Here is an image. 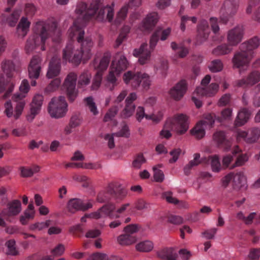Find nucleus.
Segmentation results:
<instances>
[{
    "label": "nucleus",
    "mask_w": 260,
    "mask_h": 260,
    "mask_svg": "<svg viewBox=\"0 0 260 260\" xmlns=\"http://www.w3.org/2000/svg\"><path fill=\"white\" fill-rule=\"evenodd\" d=\"M69 36L71 38H75L77 43L69 41L62 51V59L74 63H79L82 59H89L92 55V49L94 43L91 37L84 38V31L83 27L78 24V21L74 22L73 25L68 31Z\"/></svg>",
    "instance_id": "nucleus-1"
},
{
    "label": "nucleus",
    "mask_w": 260,
    "mask_h": 260,
    "mask_svg": "<svg viewBox=\"0 0 260 260\" xmlns=\"http://www.w3.org/2000/svg\"><path fill=\"white\" fill-rule=\"evenodd\" d=\"M57 27L56 22L53 20L37 21L33 29L34 34L29 36L26 40L24 47L26 53H32L39 47H40L41 50L44 51L46 49L45 44L50 32H53L54 35L56 36V38L53 37V41L59 42L61 33L60 30Z\"/></svg>",
    "instance_id": "nucleus-2"
},
{
    "label": "nucleus",
    "mask_w": 260,
    "mask_h": 260,
    "mask_svg": "<svg viewBox=\"0 0 260 260\" xmlns=\"http://www.w3.org/2000/svg\"><path fill=\"white\" fill-rule=\"evenodd\" d=\"M95 14L98 21L111 22L114 16V4L105 5L104 0H92L87 7L86 3L81 2L77 5L75 10V21H78V24L83 27L86 21Z\"/></svg>",
    "instance_id": "nucleus-3"
},
{
    "label": "nucleus",
    "mask_w": 260,
    "mask_h": 260,
    "mask_svg": "<svg viewBox=\"0 0 260 260\" xmlns=\"http://www.w3.org/2000/svg\"><path fill=\"white\" fill-rule=\"evenodd\" d=\"M123 80L126 84L131 82L132 87L135 89L141 84L143 89L145 90L149 89L151 84L150 76L147 74L142 72L134 73L132 71H127L124 74Z\"/></svg>",
    "instance_id": "nucleus-4"
},
{
    "label": "nucleus",
    "mask_w": 260,
    "mask_h": 260,
    "mask_svg": "<svg viewBox=\"0 0 260 260\" xmlns=\"http://www.w3.org/2000/svg\"><path fill=\"white\" fill-rule=\"evenodd\" d=\"M68 105L63 96L52 98L49 103L48 112L52 118L63 117L68 111Z\"/></svg>",
    "instance_id": "nucleus-5"
},
{
    "label": "nucleus",
    "mask_w": 260,
    "mask_h": 260,
    "mask_svg": "<svg viewBox=\"0 0 260 260\" xmlns=\"http://www.w3.org/2000/svg\"><path fill=\"white\" fill-rule=\"evenodd\" d=\"M12 100L15 104L13 105L11 100L6 102L4 104V113L8 118L16 120L21 116L26 105V102L19 100Z\"/></svg>",
    "instance_id": "nucleus-6"
},
{
    "label": "nucleus",
    "mask_w": 260,
    "mask_h": 260,
    "mask_svg": "<svg viewBox=\"0 0 260 260\" xmlns=\"http://www.w3.org/2000/svg\"><path fill=\"white\" fill-rule=\"evenodd\" d=\"M238 8V0H225L220 10V22L226 24L235 15Z\"/></svg>",
    "instance_id": "nucleus-7"
},
{
    "label": "nucleus",
    "mask_w": 260,
    "mask_h": 260,
    "mask_svg": "<svg viewBox=\"0 0 260 260\" xmlns=\"http://www.w3.org/2000/svg\"><path fill=\"white\" fill-rule=\"evenodd\" d=\"M188 116L184 114H177L173 117L168 118L166 121L165 126L167 128H172L174 124L178 125L177 133L179 135L184 134L188 129Z\"/></svg>",
    "instance_id": "nucleus-8"
},
{
    "label": "nucleus",
    "mask_w": 260,
    "mask_h": 260,
    "mask_svg": "<svg viewBox=\"0 0 260 260\" xmlns=\"http://www.w3.org/2000/svg\"><path fill=\"white\" fill-rule=\"evenodd\" d=\"M77 77V75L75 73H69L66 78L63 84L68 100L71 102H73L78 95V89L76 88Z\"/></svg>",
    "instance_id": "nucleus-9"
},
{
    "label": "nucleus",
    "mask_w": 260,
    "mask_h": 260,
    "mask_svg": "<svg viewBox=\"0 0 260 260\" xmlns=\"http://www.w3.org/2000/svg\"><path fill=\"white\" fill-rule=\"evenodd\" d=\"M43 96L40 94H36L32 98V102L29 105V109L26 115V119L29 122H31L36 116L40 113L43 102Z\"/></svg>",
    "instance_id": "nucleus-10"
},
{
    "label": "nucleus",
    "mask_w": 260,
    "mask_h": 260,
    "mask_svg": "<svg viewBox=\"0 0 260 260\" xmlns=\"http://www.w3.org/2000/svg\"><path fill=\"white\" fill-rule=\"evenodd\" d=\"M244 35V29L242 25H237L227 32L226 41L232 47L237 46L242 41Z\"/></svg>",
    "instance_id": "nucleus-11"
},
{
    "label": "nucleus",
    "mask_w": 260,
    "mask_h": 260,
    "mask_svg": "<svg viewBox=\"0 0 260 260\" xmlns=\"http://www.w3.org/2000/svg\"><path fill=\"white\" fill-rule=\"evenodd\" d=\"M253 57V55L249 54L248 52L240 49V50L235 52L232 58L233 67L239 69L246 66L249 64Z\"/></svg>",
    "instance_id": "nucleus-12"
},
{
    "label": "nucleus",
    "mask_w": 260,
    "mask_h": 260,
    "mask_svg": "<svg viewBox=\"0 0 260 260\" xmlns=\"http://www.w3.org/2000/svg\"><path fill=\"white\" fill-rule=\"evenodd\" d=\"M159 17L156 12L147 14L138 25V29L144 32H150L158 22Z\"/></svg>",
    "instance_id": "nucleus-13"
},
{
    "label": "nucleus",
    "mask_w": 260,
    "mask_h": 260,
    "mask_svg": "<svg viewBox=\"0 0 260 260\" xmlns=\"http://www.w3.org/2000/svg\"><path fill=\"white\" fill-rule=\"evenodd\" d=\"M237 137L238 138L243 139L247 143H254L260 138V128L257 127H253L246 131H240L237 133Z\"/></svg>",
    "instance_id": "nucleus-14"
},
{
    "label": "nucleus",
    "mask_w": 260,
    "mask_h": 260,
    "mask_svg": "<svg viewBox=\"0 0 260 260\" xmlns=\"http://www.w3.org/2000/svg\"><path fill=\"white\" fill-rule=\"evenodd\" d=\"M67 207L70 212L74 213L77 211H86L92 208V203L91 201L84 203L81 199L74 198L68 202Z\"/></svg>",
    "instance_id": "nucleus-15"
},
{
    "label": "nucleus",
    "mask_w": 260,
    "mask_h": 260,
    "mask_svg": "<svg viewBox=\"0 0 260 260\" xmlns=\"http://www.w3.org/2000/svg\"><path fill=\"white\" fill-rule=\"evenodd\" d=\"M42 59L39 56H34L28 67V76L30 79H38L41 72Z\"/></svg>",
    "instance_id": "nucleus-16"
},
{
    "label": "nucleus",
    "mask_w": 260,
    "mask_h": 260,
    "mask_svg": "<svg viewBox=\"0 0 260 260\" xmlns=\"http://www.w3.org/2000/svg\"><path fill=\"white\" fill-rule=\"evenodd\" d=\"M213 140L218 147L223 148L225 151L229 150L231 146V141L227 139L226 133L224 131H219L213 135Z\"/></svg>",
    "instance_id": "nucleus-17"
},
{
    "label": "nucleus",
    "mask_w": 260,
    "mask_h": 260,
    "mask_svg": "<svg viewBox=\"0 0 260 260\" xmlns=\"http://www.w3.org/2000/svg\"><path fill=\"white\" fill-rule=\"evenodd\" d=\"M115 209V206L112 204H106L98 211L90 213L88 216L92 219H99L105 217L113 218L112 213Z\"/></svg>",
    "instance_id": "nucleus-18"
},
{
    "label": "nucleus",
    "mask_w": 260,
    "mask_h": 260,
    "mask_svg": "<svg viewBox=\"0 0 260 260\" xmlns=\"http://www.w3.org/2000/svg\"><path fill=\"white\" fill-rule=\"evenodd\" d=\"M219 85L216 83H212L205 87H198L193 94L199 96H213L217 92Z\"/></svg>",
    "instance_id": "nucleus-19"
},
{
    "label": "nucleus",
    "mask_w": 260,
    "mask_h": 260,
    "mask_svg": "<svg viewBox=\"0 0 260 260\" xmlns=\"http://www.w3.org/2000/svg\"><path fill=\"white\" fill-rule=\"evenodd\" d=\"M133 55L139 57V62L141 64L148 63L150 59V52L147 49V44L143 43L138 49H135L133 51Z\"/></svg>",
    "instance_id": "nucleus-20"
},
{
    "label": "nucleus",
    "mask_w": 260,
    "mask_h": 260,
    "mask_svg": "<svg viewBox=\"0 0 260 260\" xmlns=\"http://www.w3.org/2000/svg\"><path fill=\"white\" fill-rule=\"evenodd\" d=\"M126 57L121 54H117L115 60L113 61L111 69L115 71L117 75H120L127 67Z\"/></svg>",
    "instance_id": "nucleus-21"
},
{
    "label": "nucleus",
    "mask_w": 260,
    "mask_h": 260,
    "mask_svg": "<svg viewBox=\"0 0 260 260\" xmlns=\"http://www.w3.org/2000/svg\"><path fill=\"white\" fill-rule=\"evenodd\" d=\"M61 70L60 59L57 56H54L51 59L48 67L46 76L48 78H52L57 76Z\"/></svg>",
    "instance_id": "nucleus-22"
},
{
    "label": "nucleus",
    "mask_w": 260,
    "mask_h": 260,
    "mask_svg": "<svg viewBox=\"0 0 260 260\" xmlns=\"http://www.w3.org/2000/svg\"><path fill=\"white\" fill-rule=\"evenodd\" d=\"M21 204L20 201L13 200L7 204V208L3 211V215L9 217L17 215L21 211Z\"/></svg>",
    "instance_id": "nucleus-23"
},
{
    "label": "nucleus",
    "mask_w": 260,
    "mask_h": 260,
    "mask_svg": "<svg viewBox=\"0 0 260 260\" xmlns=\"http://www.w3.org/2000/svg\"><path fill=\"white\" fill-rule=\"evenodd\" d=\"M186 85L185 80H181L170 90V94L171 96L175 100H180L186 90Z\"/></svg>",
    "instance_id": "nucleus-24"
},
{
    "label": "nucleus",
    "mask_w": 260,
    "mask_h": 260,
    "mask_svg": "<svg viewBox=\"0 0 260 260\" xmlns=\"http://www.w3.org/2000/svg\"><path fill=\"white\" fill-rule=\"evenodd\" d=\"M251 111L246 108L241 109L234 121V125L236 127H240L246 123L251 115Z\"/></svg>",
    "instance_id": "nucleus-25"
},
{
    "label": "nucleus",
    "mask_w": 260,
    "mask_h": 260,
    "mask_svg": "<svg viewBox=\"0 0 260 260\" xmlns=\"http://www.w3.org/2000/svg\"><path fill=\"white\" fill-rule=\"evenodd\" d=\"M10 9V8H7L5 9L4 13L2 15V19L3 21L7 23L10 26H14L16 24L20 16L21 12L19 10H16L11 15H8Z\"/></svg>",
    "instance_id": "nucleus-26"
},
{
    "label": "nucleus",
    "mask_w": 260,
    "mask_h": 260,
    "mask_svg": "<svg viewBox=\"0 0 260 260\" xmlns=\"http://www.w3.org/2000/svg\"><path fill=\"white\" fill-rule=\"evenodd\" d=\"M107 190L111 197L118 199L121 200L126 195V191L123 190L118 184L115 183L109 184Z\"/></svg>",
    "instance_id": "nucleus-27"
},
{
    "label": "nucleus",
    "mask_w": 260,
    "mask_h": 260,
    "mask_svg": "<svg viewBox=\"0 0 260 260\" xmlns=\"http://www.w3.org/2000/svg\"><path fill=\"white\" fill-rule=\"evenodd\" d=\"M14 85L10 81L5 79L3 74H0V93L6 90L3 95L4 99H7L10 97L13 91Z\"/></svg>",
    "instance_id": "nucleus-28"
},
{
    "label": "nucleus",
    "mask_w": 260,
    "mask_h": 260,
    "mask_svg": "<svg viewBox=\"0 0 260 260\" xmlns=\"http://www.w3.org/2000/svg\"><path fill=\"white\" fill-rule=\"evenodd\" d=\"M260 44L259 39L254 37L251 39L242 43L239 46V49H242L248 52L249 54L253 55V50L257 48Z\"/></svg>",
    "instance_id": "nucleus-29"
},
{
    "label": "nucleus",
    "mask_w": 260,
    "mask_h": 260,
    "mask_svg": "<svg viewBox=\"0 0 260 260\" xmlns=\"http://www.w3.org/2000/svg\"><path fill=\"white\" fill-rule=\"evenodd\" d=\"M115 71L110 69V70L105 79V86L110 90H113L118 84V77Z\"/></svg>",
    "instance_id": "nucleus-30"
},
{
    "label": "nucleus",
    "mask_w": 260,
    "mask_h": 260,
    "mask_svg": "<svg viewBox=\"0 0 260 260\" xmlns=\"http://www.w3.org/2000/svg\"><path fill=\"white\" fill-rule=\"evenodd\" d=\"M30 23L25 17H22L17 27L16 34L18 37L23 38L27 34Z\"/></svg>",
    "instance_id": "nucleus-31"
},
{
    "label": "nucleus",
    "mask_w": 260,
    "mask_h": 260,
    "mask_svg": "<svg viewBox=\"0 0 260 260\" xmlns=\"http://www.w3.org/2000/svg\"><path fill=\"white\" fill-rule=\"evenodd\" d=\"M233 187L236 189H240L245 187L246 177L242 172L233 173Z\"/></svg>",
    "instance_id": "nucleus-32"
},
{
    "label": "nucleus",
    "mask_w": 260,
    "mask_h": 260,
    "mask_svg": "<svg viewBox=\"0 0 260 260\" xmlns=\"http://www.w3.org/2000/svg\"><path fill=\"white\" fill-rule=\"evenodd\" d=\"M29 89L30 86L28 81L26 79L23 80L19 86V91L20 93H17L14 94L12 96V99L23 101V99L26 96V94L29 91Z\"/></svg>",
    "instance_id": "nucleus-33"
},
{
    "label": "nucleus",
    "mask_w": 260,
    "mask_h": 260,
    "mask_svg": "<svg viewBox=\"0 0 260 260\" xmlns=\"http://www.w3.org/2000/svg\"><path fill=\"white\" fill-rule=\"evenodd\" d=\"M233 48L227 43L219 45L214 48L211 52L212 54L215 56H219L229 54L232 52Z\"/></svg>",
    "instance_id": "nucleus-34"
},
{
    "label": "nucleus",
    "mask_w": 260,
    "mask_h": 260,
    "mask_svg": "<svg viewBox=\"0 0 260 260\" xmlns=\"http://www.w3.org/2000/svg\"><path fill=\"white\" fill-rule=\"evenodd\" d=\"M40 168L38 166H32L31 167H20V176L23 178H29L32 177L35 174L38 173Z\"/></svg>",
    "instance_id": "nucleus-35"
},
{
    "label": "nucleus",
    "mask_w": 260,
    "mask_h": 260,
    "mask_svg": "<svg viewBox=\"0 0 260 260\" xmlns=\"http://www.w3.org/2000/svg\"><path fill=\"white\" fill-rule=\"evenodd\" d=\"M84 104L87 109L94 116L99 114V110L92 96L85 98L83 100Z\"/></svg>",
    "instance_id": "nucleus-36"
},
{
    "label": "nucleus",
    "mask_w": 260,
    "mask_h": 260,
    "mask_svg": "<svg viewBox=\"0 0 260 260\" xmlns=\"http://www.w3.org/2000/svg\"><path fill=\"white\" fill-rule=\"evenodd\" d=\"M1 68L8 78L13 77V72L15 70V68L13 63L11 60H5L3 61L1 63Z\"/></svg>",
    "instance_id": "nucleus-37"
},
{
    "label": "nucleus",
    "mask_w": 260,
    "mask_h": 260,
    "mask_svg": "<svg viewBox=\"0 0 260 260\" xmlns=\"http://www.w3.org/2000/svg\"><path fill=\"white\" fill-rule=\"evenodd\" d=\"M137 238L135 236L125 233L117 237V241L120 245H128L135 243Z\"/></svg>",
    "instance_id": "nucleus-38"
},
{
    "label": "nucleus",
    "mask_w": 260,
    "mask_h": 260,
    "mask_svg": "<svg viewBox=\"0 0 260 260\" xmlns=\"http://www.w3.org/2000/svg\"><path fill=\"white\" fill-rule=\"evenodd\" d=\"M159 39H162V29L161 27L157 28L151 37L149 43L152 49L155 47Z\"/></svg>",
    "instance_id": "nucleus-39"
},
{
    "label": "nucleus",
    "mask_w": 260,
    "mask_h": 260,
    "mask_svg": "<svg viewBox=\"0 0 260 260\" xmlns=\"http://www.w3.org/2000/svg\"><path fill=\"white\" fill-rule=\"evenodd\" d=\"M153 181L157 182L162 181V165L157 164L152 167Z\"/></svg>",
    "instance_id": "nucleus-40"
},
{
    "label": "nucleus",
    "mask_w": 260,
    "mask_h": 260,
    "mask_svg": "<svg viewBox=\"0 0 260 260\" xmlns=\"http://www.w3.org/2000/svg\"><path fill=\"white\" fill-rule=\"evenodd\" d=\"M91 75L88 72H83L79 78L78 87L83 88L88 85L90 82Z\"/></svg>",
    "instance_id": "nucleus-41"
},
{
    "label": "nucleus",
    "mask_w": 260,
    "mask_h": 260,
    "mask_svg": "<svg viewBox=\"0 0 260 260\" xmlns=\"http://www.w3.org/2000/svg\"><path fill=\"white\" fill-rule=\"evenodd\" d=\"M173 193L171 191L164 192V197L166 199L167 202L170 204L173 205L179 204L181 207L185 206V203L183 201H179L177 198L172 196Z\"/></svg>",
    "instance_id": "nucleus-42"
},
{
    "label": "nucleus",
    "mask_w": 260,
    "mask_h": 260,
    "mask_svg": "<svg viewBox=\"0 0 260 260\" xmlns=\"http://www.w3.org/2000/svg\"><path fill=\"white\" fill-rule=\"evenodd\" d=\"M191 133L197 139H201L205 135V127L198 123L196 126L191 130Z\"/></svg>",
    "instance_id": "nucleus-43"
},
{
    "label": "nucleus",
    "mask_w": 260,
    "mask_h": 260,
    "mask_svg": "<svg viewBox=\"0 0 260 260\" xmlns=\"http://www.w3.org/2000/svg\"><path fill=\"white\" fill-rule=\"evenodd\" d=\"M130 31V27L128 25L124 26L122 28L121 32L116 41L115 46L118 47L126 39L128 34Z\"/></svg>",
    "instance_id": "nucleus-44"
},
{
    "label": "nucleus",
    "mask_w": 260,
    "mask_h": 260,
    "mask_svg": "<svg viewBox=\"0 0 260 260\" xmlns=\"http://www.w3.org/2000/svg\"><path fill=\"white\" fill-rule=\"evenodd\" d=\"M153 248V243L150 241H145L137 244L136 248L141 252H149Z\"/></svg>",
    "instance_id": "nucleus-45"
},
{
    "label": "nucleus",
    "mask_w": 260,
    "mask_h": 260,
    "mask_svg": "<svg viewBox=\"0 0 260 260\" xmlns=\"http://www.w3.org/2000/svg\"><path fill=\"white\" fill-rule=\"evenodd\" d=\"M128 8V5L125 4L122 7L116 15V17L115 20V23L120 24L125 19L127 16Z\"/></svg>",
    "instance_id": "nucleus-46"
},
{
    "label": "nucleus",
    "mask_w": 260,
    "mask_h": 260,
    "mask_svg": "<svg viewBox=\"0 0 260 260\" xmlns=\"http://www.w3.org/2000/svg\"><path fill=\"white\" fill-rule=\"evenodd\" d=\"M110 54L108 52L105 53L104 54L97 67L98 69L99 70L98 72H102V71L106 70L107 69L110 62Z\"/></svg>",
    "instance_id": "nucleus-47"
},
{
    "label": "nucleus",
    "mask_w": 260,
    "mask_h": 260,
    "mask_svg": "<svg viewBox=\"0 0 260 260\" xmlns=\"http://www.w3.org/2000/svg\"><path fill=\"white\" fill-rule=\"evenodd\" d=\"M223 63L220 59L213 60L210 63L208 68L212 73H216L221 71L223 69Z\"/></svg>",
    "instance_id": "nucleus-48"
},
{
    "label": "nucleus",
    "mask_w": 260,
    "mask_h": 260,
    "mask_svg": "<svg viewBox=\"0 0 260 260\" xmlns=\"http://www.w3.org/2000/svg\"><path fill=\"white\" fill-rule=\"evenodd\" d=\"M135 104L125 103V106L121 112V116L124 118H127L132 116L135 110Z\"/></svg>",
    "instance_id": "nucleus-49"
},
{
    "label": "nucleus",
    "mask_w": 260,
    "mask_h": 260,
    "mask_svg": "<svg viewBox=\"0 0 260 260\" xmlns=\"http://www.w3.org/2000/svg\"><path fill=\"white\" fill-rule=\"evenodd\" d=\"M52 220L49 219L45 221L32 224L30 225L29 229L32 231H41L51 226L52 225Z\"/></svg>",
    "instance_id": "nucleus-50"
},
{
    "label": "nucleus",
    "mask_w": 260,
    "mask_h": 260,
    "mask_svg": "<svg viewBox=\"0 0 260 260\" xmlns=\"http://www.w3.org/2000/svg\"><path fill=\"white\" fill-rule=\"evenodd\" d=\"M215 115L210 113H207L204 115V118L199 123L203 125L204 127L209 125L212 126L215 122Z\"/></svg>",
    "instance_id": "nucleus-51"
},
{
    "label": "nucleus",
    "mask_w": 260,
    "mask_h": 260,
    "mask_svg": "<svg viewBox=\"0 0 260 260\" xmlns=\"http://www.w3.org/2000/svg\"><path fill=\"white\" fill-rule=\"evenodd\" d=\"M212 170L214 172H219L222 168L218 156L214 155L210 157Z\"/></svg>",
    "instance_id": "nucleus-52"
},
{
    "label": "nucleus",
    "mask_w": 260,
    "mask_h": 260,
    "mask_svg": "<svg viewBox=\"0 0 260 260\" xmlns=\"http://www.w3.org/2000/svg\"><path fill=\"white\" fill-rule=\"evenodd\" d=\"M247 78L248 85L252 86L260 81V73L258 71H253L248 75Z\"/></svg>",
    "instance_id": "nucleus-53"
},
{
    "label": "nucleus",
    "mask_w": 260,
    "mask_h": 260,
    "mask_svg": "<svg viewBox=\"0 0 260 260\" xmlns=\"http://www.w3.org/2000/svg\"><path fill=\"white\" fill-rule=\"evenodd\" d=\"M146 161L147 159L144 156L143 154H139L134 158L132 163V166L135 169H139L141 168V166L146 163Z\"/></svg>",
    "instance_id": "nucleus-54"
},
{
    "label": "nucleus",
    "mask_w": 260,
    "mask_h": 260,
    "mask_svg": "<svg viewBox=\"0 0 260 260\" xmlns=\"http://www.w3.org/2000/svg\"><path fill=\"white\" fill-rule=\"evenodd\" d=\"M165 254H164V258H166L167 260H177L178 254L174 251L173 248L167 247L165 248Z\"/></svg>",
    "instance_id": "nucleus-55"
},
{
    "label": "nucleus",
    "mask_w": 260,
    "mask_h": 260,
    "mask_svg": "<svg viewBox=\"0 0 260 260\" xmlns=\"http://www.w3.org/2000/svg\"><path fill=\"white\" fill-rule=\"evenodd\" d=\"M61 83V80L59 78H56L46 87L45 92L49 93L56 90L59 86Z\"/></svg>",
    "instance_id": "nucleus-56"
},
{
    "label": "nucleus",
    "mask_w": 260,
    "mask_h": 260,
    "mask_svg": "<svg viewBox=\"0 0 260 260\" xmlns=\"http://www.w3.org/2000/svg\"><path fill=\"white\" fill-rule=\"evenodd\" d=\"M102 73L101 72H98L96 73L91 87L92 90H96L99 88L102 80Z\"/></svg>",
    "instance_id": "nucleus-57"
},
{
    "label": "nucleus",
    "mask_w": 260,
    "mask_h": 260,
    "mask_svg": "<svg viewBox=\"0 0 260 260\" xmlns=\"http://www.w3.org/2000/svg\"><path fill=\"white\" fill-rule=\"evenodd\" d=\"M248 160V157L246 154H242L239 156L234 164L229 167L232 170L237 167L243 166Z\"/></svg>",
    "instance_id": "nucleus-58"
},
{
    "label": "nucleus",
    "mask_w": 260,
    "mask_h": 260,
    "mask_svg": "<svg viewBox=\"0 0 260 260\" xmlns=\"http://www.w3.org/2000/svg\"><path fill=\"white\" fill-rule=\"evenodd\" d=\"M7 247V253L12 255H15L18 253L15 247V241L14 240H10L6 243Z\"/></svg>",
    "instance_id": "nucleus-59"
},
{
    "label": "nucleus",
    "mask_w": 260,
    "mask_h": 260,
    "mask_svg": "<svg viewBox=\"0 0 260 260\" xmlns=\"http://www.w3.org/2000/svg\"><path fill=\"white\" fill-rule=\"evenodd\" d=\"M210 31H204L202 30H198L197 36V42L199 44H202L205 42L208 38Z\"/></svg>",
    "instance_id": "nucleus-60"
},
{
    "label": "nucleus",
    "mask_w": 260,
    "mask_h": 260,
    "mask_svg": "<svg viewBox=\"0 0 260 260\" xmlns=\"http://www.w3.org/2000/svg\"><path fill=\"white\" fill-rule=\"evenodd\" d=\"M118 110L116 106L111 108L105 114L104 121L107 122L111 120L117 114Z\"/></svg>",
    "instance_id": "nucleus-61"
},
{
    "label": "nucleus",
    "mask_w": 260,
    "mask_h": 260,
    "mask_svg": "<svg viewBox=\"0 0 260 260\" xmlns=\"http://www.w3.org/2000/svg\"><path fill=\"white\" fill-rule=\"evenodd\" d=\"M231 99V95L230 93H225L219 99L218 105L220 107L226 106L230 103Z\"/></svg>",
    "instance_id": "nucleus-62"
},
{
    "label": "nucleus",
    "mask_w": 260,
    "mask_h": 260,
    "mask_svg": "<svg viewBox=\"0 0 260 260\" xmlns=\"http://www.w3.org/2000/svg\"><path fill=\"white\" fill-rule=\"evenodd\" d=\"M168 222L174 224H180L183 222V218L177 215H170L167 217Z\"/></svg>",
    "instance_id": "nucleus-63"
},
{
    "label": "nucleus",
    "mask_w": 260,
    "mask_h": 260,
    "mask_svg": "<svg viewBox=\"0 0 260 260\" xmlns=\"http://www.w3.org/2000/svg\"><path fill=\"white\" fill-rule=\"evenodd\" d=\"M82 119L79 114L73 115L70 120L71 125L73 127H77L81 124Z\"/></svg>",
    "instance_id": "nucleus-64"
}]
</instances>
